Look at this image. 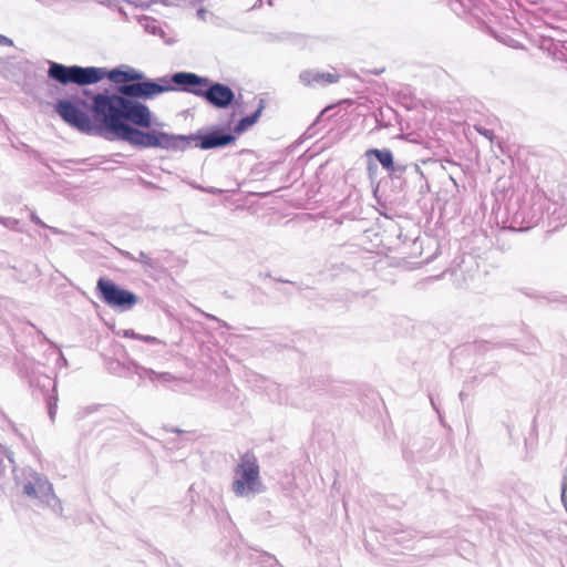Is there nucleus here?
<instances>
[{"instance_id":"obj_1","label":"nucleus","mask_w":567,"mask_h":567,"mask_svg":"<svg viewBox=\"0 0 567 567\" xmlns=\"http://www.w3.org/2000/svg\"><path fill=\"white\" fill-rule=\"evenodd\" d=\"M92 112L107 133L134 146L183 151L197 140L195 135H175L158 130L162 124L148 106L122 94L95 95Z\"/></svg>"},{"instance_id":"obj_2","label":"nucleus","mask_w":567,"mask_h":567,"mask_svg":"<svg viewBox=\"0 0 567 567\" xmlns=\"http://www.w3.org/2000/svg\"><path fill=\"white\" fill-rule=\"evenodd\" d=\"M233 493L240 498H254L266 491L261 478L260 465L254 453L243 454L233 472Z\"/></svg>"},{"instance_id":"obj_3","label":"nucleus","mask_w":567,"mask_h":567,"mask_svg":"<svg viewBox=\"0 0 567 567\" xmlns=\"http://www.w3.org/2000/svg\"><path fill=\"white\" fill-rule=\"evenodd\" d=\"M50 78L55 81L68 84V83H76L80 85L93 84L101 81L106 72L101 68H82V66H65L60 63H51L50 69L48 71Z\"/></svg>"},{"instance_id":"obj_4","label":"nucleus","mask_w":567,"mask_h":567,"mask_svg":"<svg viewBox=\"0 0 567 567\" xmlns=\"http://www.w3.org/2000/svg\"><path fill=\"white\" fill-rule=\"evenodd\" d=\"M80 104V101L61 100L56 103L55 111L69 125L90 133L94 128L93 123Z\"/></svg>"},{"instance_id":"obj_5","label":"nucleus","mask_w":567,"mask_h":567,"mask_svg":"<svg viewBox=\"0 0 567 567\" xmlns=\"http://www.w3.org/2000/svg\"><path fill=\"white\" fill-rule=\"evenodd\" d=\"M97 289L102 293L104 301L114 308L126 310L132 308L137 301V297L133 292L122 289L114 282L103 278L97 281Z\"/></svg>"},{"instance_id":"obj_6","label":"nucleus","mask_w":567,"mask_h":567,"mask_svg":"<svg viewBox=\"0 0 567 567\" xmlns=\"http://www.w3.org/2000/svg\"><path fill=\"white\" fill-rule=\"evenodd\" d=\"M23 492L28 496L35 498L48 506L56 507L59 504L51 483L39 473L33 472L29 474L27 482L23 485Z\"/></svg>"},{"instance_id":"obj_7","label":"nucleus","mask_w":567,"mask_h":567,"mask_svg":"<svg viewBox=\"0 0 567 567\" xmlns=\"http://www.w3.org/2000/svg\"><path fill=\"white\" fill-rule=\"evenodd\" d=\"M166 90V86H162L154 82H138L123 85L118 89V92L122 96L153 99Z\"/></svg>"},{"instance_id":"obj_8","label":"nucleus","mask_w":567,"mask_h":567,"mask_svg":"<svg viewBox=\"0 0 567 567\" xmlns=\"http://www.w3.org/2000/svg\"><path fill=\"white\" fill-rule=\"evenodd\" d=\"M299 79L307 86H323L336 83L339 80L337 73L306 70L300 73Z\"/></svg>"},{"instance_id":"obj_9","label":"nucleus","mask_w":567,"mask_h":567,"mask_svg":"<svg viewBox=\"0 0 567 567\" xmlns=\"http://www.w3.org/2000/svg\"><path fill=\"white\" fill-rule=\"evenodd\" d=\"M204 96L213 105L217 107H226L231 103L234 93L228 86L216 83L204 93Z\"/></svg>"},{"instance_id":"obj_10","label":"nucleus","mask_w":567,"mask_h":567,"mask_svg":"<svg viewBox=\"0 0 567 567\" xmlns=\"http://www.w3.org/2000/svg\"><path fill=\"white\" fill-rule=\"evenodd\" d=\"M234 137L231 135H219V134H210L202 137L199 146L203 150L225 146L229 144Z\"/></svg>"},{"instance_id":"obj_11","label":"nucleus","mask_w":567,"mask_h":567,"mask_svg":"<svg viewBox=\"0 0 567 567\" xmlns=\"http://www.w3.org/2000/svg\"><path fill=\"white\" fill-rule=\"evenodd\" d=\"M107 76L111 81H113L115 83H121V82L141 80L143 78V74L133 69H130L126 71L115 69V70H112L111 72H109Z\"/></svg>"},{"instance_id":"obj_12","label":"nucleus","mask_w":567,"mask_h":567,"mask_svg":"<svg viewBox=\"0 0 567 567\" xmlns=\"http://www.w3.org/2000/svg\"><path fill=\"white\" fill-rule=\"evenodd\" d=\"M173 81L178 85H189V86L207 85L208 84L207 79L199 78L194 73H186V72L176 73L173 76Z\"/></svg>"},{"instance_id":"obj_13","label":"nucleus","mask_w":567,"mask_h":567,"mask_svg":"<svg viewBox=\"0 0 567 567\" xmlns=\"http://www.w3.org/2000/svg\"><path fill=\"white\" fill-rule=\"evenodd\" d=\"M375 155L378 161L382 164L385 168H391L393 164L392 154L389 151H379V150H372L368 152V155Z\"/></svg>"},{"instance_id":"obj_14","label":"nucleus","mask_w":567,"mask_h":567,"mask_svg":"<svg viewBox=\"0 0 567 567\" xmlns=\"http://www.w3.org/2000/svg\"><path fill=\"white\" fill-rule=\"evenodd\" d=\"M260 114V110H258L252 116L245 117L240 121L238 130L244 131L247 127L251 126L258 118Z\"/></svg>"},{"instance_id":"obj_15","label":"nucleus","mask_w":567,"mask_h":567,"mask_svg":"<svg viewBox=\"0 0 567 567\" xmlns=\"http://www.w3.org/2000/svg\"><path fill=\"white\" fill-rule=\"evenodd\" d=\"M0 44L11 47L13 45V41L6 35L0 34Z\"/></svg>"},{"instance_id":"obj_16","label":"nucleus","mask_w":567,"mask_h":567,"mask_svg":"<svg viewBox=\"0 0 567 567\" xmlns=\"http://www.w3.org/2000/svg\"><path fill=\"white\" fill-rule=\"evenodd\" d=\"M206 13H207V11H206L205 9H199V10L197 11V16H198V18H199V19H202V20H205Z\"/></svg>"}]
</instances>
